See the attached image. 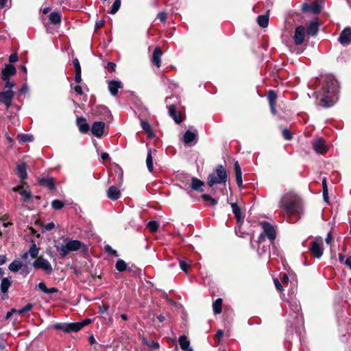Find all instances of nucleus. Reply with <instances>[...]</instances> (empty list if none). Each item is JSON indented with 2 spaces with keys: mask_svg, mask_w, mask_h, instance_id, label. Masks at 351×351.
<instances>
[{
  "mask_svg": "<svg viewBox=\"0 0 351 351\" xmlns=\"http://www.w3.org/2000/svg\"><path fill=\"white\" fill-rule=\"evenodd\" d=\"M167 14L165 12H160L157 15V19H158L160 22L165 23L167 20Z\"/></svg>",
  "mask_w": 351,
  "mask_h": 351,
  "instance_id": "obj_49",
  "label": "nucleus"
},
{
  "mask_svg": "<svg viewBox=\"0 0 351 351\" xmlns=\"http://www.w3.org/2000/svg\"><path fill=\"white\" fill-rule=\"evenodd\" d=\"M193 141H197V134L189 130L186 131L184 135V142L189 145Z\"/></svg>",
  "mask_w": 351,
  "mask_h": 351,
  "instance_id": "obj_27",
  "label": "nucleus"
},
{
  "mask_svg": "<svg viewBox=\"0 0 351 351\" xmlns=\"http://www.w3.org/2000/svg\"><path fill=\"white\" fill-rule=\"evenodd\" d=\"M55 228V224L53 222L48 223L45 226V229L46 230H51Z\"/></svg>",
  "mask_w": 351,
  "mask_h": 351,
  "instance_id": "obj_61",
  "label": "nucleus"
},
{
  "mask_svg": "<svg viewBox=\"0 0 351 351\" xmlns=\"http://www.w3.org/2000/svg\"><path fill=\"white\" fill-rule=\"evenodd\" d=\"M147 228L150 230L151 232H154L158 228V223L156 221H151L147 223Z\"/></svg>",
  "mask_w": 351,
  "mask_h": 351,
  "instance_id": "obj_44",
  "label": "nucleus"
},
{
  "mask_svg": "<svg viewBox=\"0 0 351 351\" xmlns=\"http://www.w3.org/2000/svg\"><path fill=\"white\" fill-rule=\"evenodd\" d=\"M274 281L276 288L279 291H282L283 288H282V286L281 283L280 282V281L277 278H275L274 280Z\"/></svg>",
  "mask_w": 351,
  "mask_h": 351,
  "instance_id": "obj_58",
  "label": "nucleus"
},
{
  "mask_svg": "<svg viewBox=\"0 0 351 351\" xmlns=\"http://www.w3.org/2000/svg\"><path fill=\"white\" fill-rule=\"evenodd\" d=\"M180 269L186 274H188V267L190 265V263L186 261H180Z\"/></svg>",
  "mask_w": 351,
  "mask_h": 351,
  "instance_id": "obj_45",
  "label": "nucleus"
},
{
  "mask_svg": "<svg viewBox=\"0 0 351 351\" xmlns=\"http://www.w3.org/2000/svg\"><path fill=\"white\" fill-rule=\"evenodd\" d=\"M282 136H283L284 138L287 141H290L292 139V135H291V132H289V130H287V128H285L282 130Z\"/></svg>",
  "mask_w": 351,
  "mask_h": 351,
  "instance_id": "obj_48",
  "label": "nucleus"
},
{
  "mask_svg": "<svg viewBox=\"0 0 351 351\" xmlns=\"http://www.w3.org/2000/svg\"><path fill=\"white\" fill-rule=\"evenodd\" d=\"M18 60V56L16 53H12L9 56L10 62H16Z\"/></svg>",
  "mask_w": 351,
  "mask_h": 351,
  "instance_id": "obj_59",
  "label": "nucleus"
},
{
  "mask_svg": "<svg viewBox=\"0 0 351 351\" xmlns=\"http://www.w3.org/2000/svg\"><path fill=\"white\" fill-rule=\"evenodd\" d=\"M258 24L262 27H266L269 23L268 15H260L257 18Z\"/></svg>",
  "mask_w": 351,
  "mask_h": 351,
  "instance_id": "obj_36",
  "label": "nucleus"
},
{
  "mask_svg": "<svg viewBox=\"0 0 351 351\" xmlns=\"http://www.w3.org/2000/svg\"><path fill=\"white\" fill-rule=\"evenodd\" d=\"M231 207L238 222L242 221L243 218L242 217L241 211L239 206L236 203H232Z\"/></svg>",
  "mask_w": 351,
  "mask_h": 351,
  "instance_id": "obj_32",
  "label": "nucleus"
},
{
  "mask_svg": "<svg viewBox=\"0 0 351 351\" xmlns=\"http://www.w3.org/2000/svg\"><path fill=\"white\" fill-rule=\"evenodd\" d=\"M62 16L60 12H52L49 15V19L48 21H45V19L43 17H42L43 23L45 27H47L48 25L53 24V25H59L61 22Z\"/></svg>",
  "mask_w": 351,
  "mask_h": 351,
  "instance_id": "obj_11",
  "label": "nucleus"
},
{
  "mask_svg": "<svg viewBox=\"0 0 351 351\" xmlns=\"http://www.w3.org/2000/svg\"><path fill=\"white\" fill-rule=\"evenodd\" d=\"M74 80H75V82L78 84L82 81L81 70L75 71V75Z\"/></svg>",
  "mask_w": 351,
  "mask_h": 351,
  "instance_id": "obj_56",
  "label": "nucleus"
},
{
  "mask_svg": "<svg viewBox=\"0 0 351 351\" xmlns=\"http://www.w3.org/2000/svg\"><path fill=\"white\" fill-rule=\"evenodd\" d=\"M225 335L224 330H217V333L215 334L214 337L215 340V346H217L223 337Z\"/></svg>",
  "mask_w": 351,
  "mask_h": 351,
  "instance_id": "obj_40",
  "label": "nucleus"
},
{
  "mask_svg": "<svg viewBox=\"0 0 351 351\" xmlns=\"http://www.w3.org/2000/svg\"><path fill=\"white\" fill-rule=\"evenodd\" d=\"M146 165L147 167V169L149 172H152L154 170V166H153V158L152 156V151L151 149L148 150L147 158H146Z\"/></svg>",
  "mask_w": 351,
  "mask_h": 351,
  "instance_id": "obj_39",
  "label": "nucleus"
},
{
  "mask_svg": "<svg viewBox=\"0 0 351 351\" xmlns=\"http://www.w3.org/2000/svg\"><path fill=\"white\" fill-rule=\"evenodd\" d=\"M105 250L106 252H108V254H110L112 256H118L117 252L114 250H113L109 245H106L105 246Z\"/></svg>",
  "mask_w": 351,
  "mask_h": 351,
  "instance_id": "obj_50",
  "label": "nucleus"
},
{
  "mask_svg": "<svg viewBox=\"0 0 351 351\" xmlns=\"http://www.w3.org/2000/svg\"><path fill=\"white\" fill-rule=\"evenodd\" d=\"M106 193L107 197L112 201L117 200L121 196L120 190L114 186H111L109 187L106 191Z\"/></svg>",
  "mask_w": 351,
  "mask_h": 351,
  "instance_id": "obj_17",
  "label": "nucleus"
},
{
  "mask_svg": "<svg viewBox=\"0 0 351 351\" xmlns=\"http://www.w3.org/2000/svg\"><path fill=\"white\" fill-rule=\"evenodd\" d=\"M40 184L47 187L50 190L55 189L54 180L52 178H43L40 180Z\"/></svg>",
  "mask_w": 351,
  "mask_h": 351,
  "instance_id": "obj_28",
  "label": "nucleus"
},
{
  "mask_svg": "<svg viewBox=\"0 0 351 351\" xmlns=\"http://www.w3.org/2000/svg\"><path fill=\"white\" fill-rule=\"evenodd\" d=\"M33 267L36 269H41L46 274H51L53 272V268L49 261L44 258L43 256H39L33 262Z\"/></svg>",
  "mask_w": 351,
  "mask_h": 351,
  "instance_id": "obj_7",
  "label": "nucleus"
},
{
  "mask_svg": "<svg viewBox=\"0 0 351 351\" xmlns=\"http://www.w3.org/2000/svg\"><path fill=\"white\" fill-rule=\"evenodd\" d=\"M73 64L75 67V71H80L81 70L80 64V62L77 58H75L73 60Z\"/></svg>",
  "mask_w": 351,
  "mask_h": 351,
  "instance_id": "obj_57",
  "label": "nucleus"
},
{
  "mask_svg": "<svg viewBox=\"0 0 351 351\" xmlns=\"http://www.w3.org/2000/svg\"><path fill=\"white\" fill-rule=\"evenodd\" d=\"M323 90L326 94L320 100V105L324 108H329L333 106L335 100L333 97L336 95L339 86L338 82L332 75H326L324 81Z\"/></svg>",
  "mask_w": 351,
  "mask_h": 351,
  "instance_id": "obj_2",
  "label": "nucleus"
},
{
  "mask_svg": "<svg viewBox=\"0 0 351 351\" xmlns=\"http://www.w3.org/2000/svg\"><path fill=\"white\" fill-rule=\"evenodd\" d=\"M5 82V88H8V90H12V88L15 86V82L13 81H10V79L7 80H3Z\"/></svg>",
  "mask_w": 351,
  "mask_h": 351,
  "instance_id": "obj_52",
  "label": "nucleus"
},
{
  "mask_svg": "<svg viewBox=\"0 0 351 351\" xmlns=\"http://www.w3.org/2000/svg\"><path fill=\"white\" fill-rule=\"evenodd\" d=\"M38 288L41 291L44 292L45 293H47V289H48V288L47 287V286H46L45 283V282H41L38 283Z\"/></svg>",
  "mask_w": 351,
  "mask_h": 351,
  "instance_id": "obj_54",
  "label": "nucleus"
},
{
  "mask_svg": "<svg viewBox=\"0 0 351 351\" xmlns=\"http://www.w3.org/2000/svg\"><path fill=\"white\" fill-rule=\"evenodd\" d=\"M12 191L18 192L21 195L24 202H28L30 201L32 197L31 193L27 190L23 189L21 186H16L13 187Z\"/></svg>",
  "mask_w": 351,
  "mask_h": 351,
  "instance_id": "obj_18",
  "label": "nucleus"
},
{
  "mask_svg": "<svg viewBox=\"0 0 351 351\" xmlns=\"http://www.w3.org/2000/svg\"><path fill=\"white\" fill-rule=\"evenodd\" d=\"M105 127V123L103 121H96L95 122L91 128L92 134L97 137L100 138L104 133V130Z\"/></svg>",
  "mask_w": 351,
  "mask_h": 351,
  "instance_id": "obj_15",
  "label": "nucleus"
},
{
  "mask_svg": "<svg viewBox=\"0 0 351 351\" xmlns=\"http://www.w3.org/2000/svg\"><path fill=\"white\" fill-rule=\"evenodd\" d=\"M306 32L310 36H315L317 35L318 32L317 22L316 21H311L307 26Z\"/></svg>",
  "mask_w": 351,
  "mask_h": 351,
  "instance_id": "obj_26",
  "label": "nucleus"
},
{
  "mask_svg": "<svg viewBox=\"0 0 351 351\" xmlns=\"http://www.w3.org/2000/svg\"><path fill=\"white\" fill-rule=\"evenodd\" d=\"M33 308V304L31 303L27 304L24 307L20 309H14L12 308L10 311H8L6 314V318H9L12 313H17L19 315L24 314L29 311H31Z\"/></svg>",
  "mask_w": 351,
  "mask_h": 351,
  "instance_id": "obj_19",
  "label": "nucleus"
},
{
  "mask_svg": "<svg viewBox=\"0 0 351 351\" xmlns=\"http://www.w3.org/2000/svg\"><path fill=\"white\" fill-rule=\"evenodd\" d=\"M91 322V319L86 318L81 322L74 323H57L53 325L52 329H82Z\"/></svg>",
  "mask_w": 351,
  "mask_h": 351,
  "instance_id": "obj_6",
  "label": "nucleus"
},
{
  "mask_svg": "<svg viewBox=\"0 0 351 351\" xmlns=\"http://www.w3.org/2000/svg\"><path fill=\"white\" fill-rule=\"evenodd\" d=\"M108 88L112 96L117 95L118 90L123 88V83L119 80H109L108 82Z\"/></svg>",
  "mask_w": 351,
  "mask_h": 351,
  "instance_id": "obj_14",
  "label": "nucleus"
},
{
  "mask_svg": "<svg viewBox=\"0 0 351 351\" xmlns=\"http://www.w3.org/2000/svg\"><path fill=\"white\" fill-rule=\"evenodd\" d=\"M107 68L108 69L111 70L112 71H115V68H116V64L114 62H108L107 64Z\"/></svg>",
  "mask_w": 351,
  "mask_h": 351,
  "instance_id": "obj_63",
  "label": "nucleus"
},
{
  "mask_svg": "<svg viewBox=\"0 0 351 351\" xmlns=\"http://www.w3.org/2000/svg\"><path fill=\"white\" fill-rule=\"evenodd\" d=\"M14 98V92L12 90H5L0 92V104H3L8 109L12 105Z\"/></svg>",
  "mask_w": 351,
  "mask_h": 351,
  "instance_id": "obj_9",
  "label": "nucleus"
},
{
  "mask_svg": "<svg viewBox=\"0 0 351 351\" xmlns=\"http://www.w3.org/2000/svg\"><path fill=\"white\" fill-rule=\"evenodd\" d=\"M261 226L263 230V233L261 234L258 237V244L261 245L265 241V237L269 239L270 243L272 244L276 237V232L274 226L267 221L261 222Z\"/></svg>",
  "mask_w": 351,
  "mask_h": 351,
  "instance_id": "obj_5",
  "label": "nucleus"
},
{
  "mask_svg": "<svg viewBox=\"0 0 351 351\" xmlns=\"http://www.w3.org/2000/svg\"><path fill=\"white\" fill-rule=\"evenodd\" d=\"M227 180V171L225 167L221 165H217L215 172L208 176V184L213 186L215 184H221Z\"/></svg>",
  "mask_w": 351,
  "mask_h": 351,
  "instance_id": "obj_3",
  "label": "nucleus"
},
{
  "mask_svg": "<svg viewBox=\"0 0 351 351\" xmlns=\"http://www.w3.org/2000/svg\"><path fill=\"white\" fill-rule=\"evenodd\" d=\"M162 51L160 49V47H156L153 53L152 56V62L157 67H160L161 65V56H162Z\"/></svg>",
  "mask_w": 351,
  "mask_h": 351,
  "instance_id": "obj_24",
  "label": "nucleus"
},
{
  "mask_svg": "<svg viewBox=\"0 0 351 351\" xmlns=\"http://www.w3.org/2000/svg\"><path fill=\"white\" fill-rule=\"evenodd\" d=\"M22 267V263L19 260H14L8 266L11 271L16 272Z\"/></svg>",
  "mask_w": 351,
  "mask_h": 351,
  "instance_id": "obj_35",
  "label": "nucleus"
},
{
  "mask_svg": "<svg viewBox=\"0 0 351 351\" xmlns=\"http://www.w3.org/2000/svg\"><path fill=\"white\" fill-rule=\"evenodd\" d=\"M121 6V0H115L113 3L111 10H110L109 13L111 14H114L117 12V11L119 10Z\"/></svg>",
  "mask_w": 351,
  "mask_h": 351,
  "instance_id": "obj_42",
  "label": "nucleus"
},
{
  "mask_svg": "<svg viewBox=\"0 0 351 351\" xmlns=\"http://www.w3.org/2000/svg\"><path fill=\"white\" fill-rule=\"evenodd\" d=\"M311 254L317 258H319L323 255V239L321 237H317L314 239L311 242L309 248Z\"/></svg>",
  "mask_w": 351,
  "mask_h": 351,
  "instance_id": "obj_8",
  "label": "nucleus"
},
{
  "mask_svg": "<svg viewBox=\"0 0 351 351\" xmlns=\"http://www.w3.org/2000/svg\"><path fill=\"white\" fill-rule=\"evenodd\" d=\"M77 125L82 133H86L89 130V125L84 117L77 119Z\"/></svg>",
  "mask_w": 351,
  "mask_h": 351,
  "instance_id": "obj_25",
  "label": "nucleus"
},
{
  "mask_svg": "<svg viewBox=\"0 0 351 351\" xmlns=\"http://www.w3.org/2000/svg\"><path fill=\"white\" fill-rule=\"evenodd\" d=\"M64 206V202L59 199H54L51 202V206L55 210H60Z\"/></svg>",
  "mask_w": 351,
  "mask_h": 351,
  "instance_id": "obj_43",
  "label": "nucleus"
},
{
  "mask_svg": "<svg viewBox=\"0 0 351 351\" xmlns=\"http://www.w3.org/2000/svg\"><path fill=\"white\" fill-rule=\"evenodd\" d=\"M115 267L119 271L121 272L126 269L127 265L124 261L119 259L116 263Z\"/></svg>",
  "mask_w": 351,
  "mask_h": 351,
  "instance_id": "obj_41",
  "label": "nucleus"
},
{
  "mask_svg": "<svg viewBox=\"0 0 351 351\" xmlns=\"http://www.w3.org/2000/svg\"><path fill=\"white\" fill-rule=\"evenodd\" d=\"M339 41L342 45H347L351 41V28L346 27L339 37Z\"/></svg>",
  "mask_w": 351,
  "mask_h": 351,
  "instance_id": "obj_16",
  "label": "nucleus"
},
{
  "mask_svg": "<svg viewBox=\"0 0 351 351\" xmlns=\"http://www.w3.org/2000/svg\"><path fill=\"white\" fill-rule=\"evenodd\" d=\"M179 344L181 349L184 351H193V348L190 347V341L188 340L186 336L182 335L179 337Z\"/></svg>",
  "mask_w": 351,
  "mask_h": 351,
  "instance_id": "obj_23",
  "label": "nucleus"
},
{
  "mask_svg": "<svg viewBox=\"0 0 351 351\" xmlns=\"http://www.w3.org/2000/svg\"><path fill=\"white\" fill-rule=\"evenodd\" d=\"M71 86L73 88V90H75V92L76 93H77L80 95H83V90H82V86L80 85H75L73 87L72 84Z\"/></svg>",
  "mask_w": 351,
  "mask_h": 351,
  "instance_id": "obj_53",
  "label": "nucleus"
},
{
  "mask_svg": "<svg viewBox=\"0 0 351 351\" xmlns=\"http://www.w3.org/2000/svg\"><path fill=\"white\" fill-rule=\"evenodd\" d=\"M234 170H235V174L242 173L241 169L240 167V165H239L238 161H236L234 163Z\"/></svg>",
  "mask_w": 351,
  "mask_h": 351,
  "instance_id": "obj_60",
  "label": "nucleus"
},
{
  "mask_svg": "<svg viewBox=\"0 0 351 351\" xmlns=\"http://www.w3.org/2000/svg\"><path fill=\"white\" fill-rule=\"evenodd\" d=\"M16 73L15 67L10 64L5 65V67L1 71V78L3 80H7L10 77L14 76Z\"/></svg>",
  "mask_w": 351,
  "mask_h": 351,
  "instance_id": "obj_13",
  "label": "nucleus"
},
{
  "mask_svg": "<svg viewBox=\"0 0 351 351\" xmlns=\"http://www.w3.org/2000/svg\"><path fill=\"white\" fill-rule=\"evenodd\" d=\"M141 124L142 128L143 129V130L145 132H146V133L147 134L149 137L154 136V134L153 130L152 129L151 125H149V123L148 122L142 121L141 122Z\"/></svg>",
  "mask_w": 351,
  "mask_h": 351,
  "instance_id": "obj_38",
  "label": "nucleus"
},
{
  "mask_svg": "<svg viewBox=\"0 0 351 351\" xmlns=\"http://www.w3.org/2000/svg\"><path fill=\"white\" fill-rule=\"evenodd\" d=\"M302 11L305 12H311V4L304 3L302 5Z\"/></svg>",
  "mask_w": 351,
  "mask_h": 351,
  "instance_id": "obj_62",
  "label": "nucleus"
},
{
  "mask_svg": "<svg viewBox=\"0 0 351 351\" xmlns=\"http://www.w3.org/2000/svg\"><path fill=\"white\" fill-rule=\"evenodd\" d=\"M16 169L20 178L21 180H25L27 178V167L25 163L21 162L20 164H18Z\"/></svg>",
  "mask_w": 351,
  "mask_h": 351,
  "instance_id": "obj_30",
  "label": "nucleus"
},
{
  "mask_svg": "<svg viewBox=\"0 0 351 351\" xmlns=\"http://www.w3.org/2000/svg\"><path fill=\"white\" fill-rule=\"evenodd\" d=\"M222 299L217 298L213 302V308L215 314H219L221 313Z\"/></svg>",
  "mask_w": 351,
  "mask_h": 351,
  "instance_id": "obj_34",
  "label": "nucleus"
},
{
  "mask_svg": "<svg viewBox=\"0 0 351 351\" xmlns=\"http://www.w3.org/2000/svg\"><path fill=\"white\" fill-rule=\"evenodd\" d=\"M21 141L23 142H31L33 141V136L31 134H23L21 136Z\"/></svg>",
  "mask_w": 351,
  "mask_h": 351,
  "instance_id": "obj_51",
  "label": "nucleus"
},
{
  "mask_svg": "<svg viewBox=\"0 0 351 351\" xmlns=\"http://www.w3.org/2000/svg\"><path fill=\"white\" fill-rule=\"evenodd\" d=\"M169 114L173 119L176 123L182 122V119L181 115L177 113L176 107L174 104H169L167 106Z\"/></svg>",
  "mask_w": 351,
  "mask_h": 351,
  "instance_id": "obj_20",
  "label": "nucleus"
},
{
  "mask_svg": "<svg viewBox=\"0 0 351 351\" xmlns=\"http://www.w3.org/2000/svg\"><path fill=\"white\" fill-rule=\"evenodd\" d=\"M306 34V29L304 26H298L294 32L293 41L295 45L298 46L303 43Z\"/></svg>",
  "mask_w": 351,
  "mask_h": 351,
  "instance_id": "obj_10",
  "label": "nucleus"
},
{
  "mask_svg": "<svg viewBox=\"0 0 351 351\" xmlns=\"http://www.w3.org/2000/svg\"><path fill=\"white\" fill-rule=\"evenodd\" d=\"M204 185V183L196 178H192L191 179V188L197 191H202V186Z\"/></svg>",
  "mask_w": 351,
  "mask_h": 351,
  "instance_id": "obj_29",
  "label": "nucleus"
},
{
  "mask_svg": "<svg viewBox=\"0 0 351 351\" xmlns=\"http://www.w3.org/2000/svg\"><path fill=\"white\" fill-rule=\"evenodd\" d=\"M267 99L269 103L270 108L271 112L274 114L276 113V110L275 108L276 101L277 99V95L274 90H269L267 93Z\"/></svg>",
  "mask_w": 351,
  "mask_h": 351,
  "instance_id": "obj_21",
  "label": "nucleus"
},
{
  "mask_svg": "<svg viewBox=\"0 0 351 351\" xmlns=\"http://www.w3.org/2000/svg\"><path fill=\"white\" fill-rule=\"evenodd\" d=\"M38 253H39V248L37 247L35 243H33L29 251L28 252H25L21 258H23V259H25L27 258V256L29 254L30 256L32 258H38Z\"/></svg>",
  "mask_w": 351,
  "mask_h": 351,
  "instance_id": "obj_22",
  "label": "nucleus"
},
{
  "mask_svg": "<svg viewBox=\"0 0 351 351\" xmlns=\"http://www.w3.org/2000/svg\"><path fill=\"white\" fill-rule=\"evenodd\" d=\"M202 198L207 202H209L212 205H216L217 204V200L211 197L209 195L204 194L202 195Z\"/></svg>",
  "mask_w": 351,
  "mask_h": 351,
  "instance_id": "obj_46",
  "label": "nucleus"
},
{
  "mask_svg": "<svg viewBox=\"0 0 351 351\" xmlns=\"http://www.w3.org/2000/svg\"><path fill=\"white\" fill-rule=\"evenodd\" d=\"M313 148L319 154H324L328 149L324 140L322 138H317L313 142Z\"/></svg>",
  "mask_w": 351,
  "mask_h": 351,
  "instance_id": "obj_12",
  "label": "nucleus"
},
{
  "mask_svg": "<svg viewBox=\"0 0 351 351\" xmlns=\"http://www.w3.org/2000/svg\"><path fill=\"white\" fill-rule=\"evenodd\" d=\"M322 2L317 1L311 3V12L313 14H319L322 10Z\"/></svg>",
  "mask_w": 351,
  "mask_h": 351,
  "instance_id": "obj_37",
  "label": "nucleus"
},
{
  "mask_svg": "<svg viewBox=\"0 0 351 351\" xmlns=\"http://www.w3.org/2000/svg\"><path fill=\"white\" fill-rule=\"evenodd\" d=\"M235 176H236V182H237V185L239 186H241L242 183H243L242 173H237V174H235Z\"/></svg>",
  "mask_w": 351,
  "mask_h": 351,
  "instance_id": "obj_55",
  "label": "nucleus"
},
{
  "mask_svg": "<svg viewBox=\"0 0 351 351\" xmlns=\"http://www.w3.org/2000/svg\"><path fill=\"white\" fill-rule=\"evenodd\" d=\"M279 207L290 215H300L302 213V204L299 196L289 192L285 194L280 202Z\"/></svg>",
  "mask_w": 351,
  "mask_h": 351,
  "instance_id": "obj_1",
  "label": "nucleus"
},
{
  "mask_svg": "<svg viewBox=\"0 0 351 351\" xmlns=\"http://www.w3.org/2000/svg\"><path fill=\"white\" fill-rule=\"evenodd\" d=\"M12 282L8 278H3L1 283V291L3 293H6L11 286Z\"/></svg>",
  "mask_w": 351,
  "mask_h": 351,
  "instance_id": "obj_33",
  "label": "nucleus"
},
{
  "mask_svg": "<svg viewBox=\"0 0 351 351\" xmlns=\"http://www.w3.org/2000/svg\"><path fill=\"white\" fill-rule=\"evenodd\" d=\"M82 243L77 240H69L66 239L64 243L59 247H57L58 252H60L62 256H66L70 252L76 251L80 249Z\"/></svg>",
  "mask_w": 351,
  "mask_h": 351,
  "instance_id": "obj_4",
  "label": "nucleus"
},
{
  "mask_svg": "<svg viewBox=\"0 0 351 351\" xmlns=\"http://www.w3.org/2000/svg\"><path fill=\"white\" fill-rule=\"evenodd\" d=\"M58 292V289H56V287H51V288H48L47 289V294H52V293H57Z\"/></svg>",
  "mask_w": 351,
  "mask_h": 351,
  "instance_id": "obj_64",
  "label": "nucleus"
},
{
  "mask_svg": "<svg viewBox=\"0 0 351 351\" xmlns=\"http://www.w3.org/2000/svg\"><path fill=\"white\" fill-rule=\"evenodd\" d=\"M143 343L146 345L151 350H158L160 348V344L157 341H154L152 339H147L146 338H143Z\"/></svg>",
  "mask_w": 351,
  "mask_h": 351,
  "instance_id": "obj_31",
  "label": "nucleus"
},
{
  "mask_svg": "<svg viewBox=\"0 0 351 351\" xmlns=\"http://www.w3.org/2000/svg\"><path fill=\"white\" fill-rule=\"evenodd\" d=\"M257 251L260 255L265 254L269 252V247L263 245L261 247L259 246Z\"/></svg>",
  "mask_w": 351,
  "mask_h": 351,
  "instance_id": "obj_47",
  "label": "nucleus"
}]
</instances>
